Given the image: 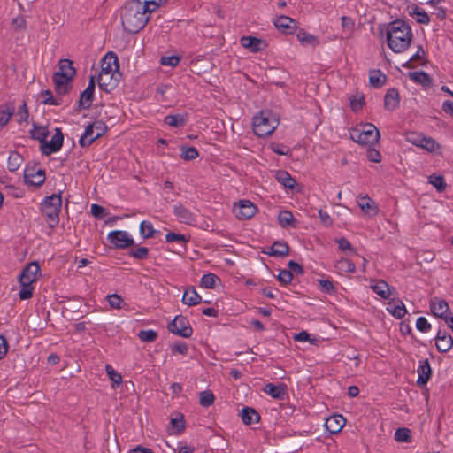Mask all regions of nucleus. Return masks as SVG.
Returning a JSON list of instances; mask_svg holds the SVG:
<instances>
[{
  "instance_id": "obj_30",
  "label": "nucleus",
  "mask_w": 453,
  "mask_h": 453,
  "mask_svg": "<svg viewBox=\"0 0 453 453\" xmlns=\"http://www.w3.org/2000/svg\"><path fill=\"white\" fill-rule=\"evenodd\" d=\"M202 301V297L197 294L196 289L194 288H187L184 291L183 296H182V302L183 303L188 305V306H194L198 303H200Z\"/></svg>"
},
{
  "instance_id": "obj_3",
  "label": "nucleus",
  "mask_w": 453,
  "mask_h": 453,
  "mask_svg": "<svg viewBox=\"0 0 453 453\" xmlns=\"http://www.w3.org/2000/svg\"><path fill=\"white\" fill-rule=\"evenodd\" d=\"M253 131L256 135L265 137L271 134L279 125V118L269 110H263L253 118Z\"/></svg>"
},
{
  "instance_id": "obj_57",
  "label": "nucleus",
  "mask_w": 453,
  "mask_h": 453,
  "mask_svg": "<svg viewBox=\"0 0 453 453\" xmlns=\"http://www.w3.org/2000/svg\"><path fill=\"white\" fill-rule=\"evenodd\" d=\"M336 242L338 243V247L341 251H349L351 253H356V250L345 237L336 239Z\"/></svg>"
},
{
  "instance_id": "obj_6",
  "label": "nucleus",
  "mask_w": 453,
  "mask_h": 453,
  "mask_svg": "<svg viewBox=\"0 0 453 453\" xmlns=\"http://www.w3.org/2000/svg\"><path fill=\"white\" fill-rule=\"evenodd\" d=\"M106 130L107 127L103 121H95L89 124L79 140L80 145L88 147L93 142L104 135Z\"/></svg>"
},
{
  "instance_id": "obj_5",
  "label": "nucleus",
  "mask_w": 453,
  "mask_h": 453,
  "mask_svg": "<svg viewBox=\"0 0 453 453\" xmlns=\"http://www.w3.org/2000/svg\"><path fill=\"white\" fill-rule=\"evenodd\" d=\"M350 138L359 144L372 145L379 142L380 132L374 125L366 123L362 129H352Z\"/></svg>"
},
{
  "instance_id": "obj_26",
  "label": "nucleus",
  "mask_w": 453,
  "mask_h": 453,
  "mask_svg": "<svg viewBox=\"0 0 453 453\" xmlns=\"http://www.w3.org/2000/svg\"><path fill=\"white\" fill-rule=\"evenodd\" d=\"M357 203L360 209L366 214L374 216L378 212L375 202L368 196H358Z\"/></svg>"
},
{
  "instance_id": "obj_53",
  "label": "nucleus",
  "mask_w": 453,
  "mask_h": 453,
  "mask_svg": "<svg viewBox=\"0 0 453 453\" xmlns=\"http://www.w3.org/2000/svg\"><path fill=\"white\" fill-rule=\"evenodd\" d=\"M105 369L110 380L112 381L113 387L119 386L122 383V376L118 372H116L111 365H106Z\"/></svg>"
},
{
  "instance_id": "obj_35",
  "label": "nucleus",
  "mask_w": 453,
  "mask_h": 453,
  "mask_svg": "<svg viewBox=\"0 0 453 453\" xmlns=\"http://www.w3.org/2000/svg\"><path fill=\"white\" fill-rule=\"evenodd\" d=\"M188 117L187 115H167L165 117L164 122L170 127H184L187 123Z\"/></svg>"
},
{
  "instance_id": "obj_12",
  "label": "nucleus",
  "mask_w": 453,
  "mask_h": 453,
  "mask_svg": "<svg viewBox=\"0 0 453 453\" xmlns=\"http://www.w3.org/2000/svg\"><path fill=\"white\" fill-rule=\"evenodd\" d=\"M173 213L179 222L186 225H193L196 222V215L188 208L181 203L173 206Z\"/></svg>"
},
{
  "instance_id": "obj_47",
  "label": "nucleus",
  "mask_w": 453,
  "mask_h": 453,
  "mask_svg": "<svg viewBox=\"0 0 453 453\" xmlns=\"http://www.w3.org/2000/svg\"><path fill=\"white\" fill-rule=\"evenodd\" d=\"M336 267L347 273H355L356 271L355 264L348 258H341L337 261Z\"/></svg>"
},
{
  "instance_id": "obj_63",
  "label": "nucleus",
  "mask_w": 453,
  "mask_h": 453,
  "mask_svg": "<svg viewBox=\"0 0 453 453\" xmlns=\"http://www.w3.org/2000/svg\"><path fill=\"white\" fill-rule=\"evenodd\" d=\"M180 62V58L177 56H164L160 58V64L163 65L176 66Z\"/></svg>"
},
{
  "instance_id": "obj_18",
  "label": "nucleus",
  "mask_w": 453,
  "mask_h": 453,
  "mask_svg": "<svg viewBox=\"0 0 453 453\" xmlns=\"http://www.w3.org/2000/svg\"><path fill=\"white\" fill-rule=\"evenodd\" d=\"M370 288L383 299H389L395 291V288L390 287L384 280H375Z\"/></svg>"
},
{
  "instance_id": "obj_16",
  "label": "nucleus",
  "mask_w": 453,
  "mask_h": 453,
  "mask_svg": "<svg viewBox=\"0 0 453 453\" xmlns=\"http://www.w3.org/2000/svg\"><path fill=\"white\" fill-rule=\"evenodd\" d=\"M33 171V169L25 170L24 180L27 184L38 188L45 181V172L42 169H38L35 173Z\"/></svg>"
},
{
  "instance_id": "obj_28",
  "label": "nucleus",
  "mask_w": 453,
  "mask_h": 453,
  "mask_svg": "<svg viewBox=\"0 0 453 453\" xmlns=\"http://www.w3.org/2000/svg\"><path fill=\"white\" fill-rule=\"evenodd\" d=\"M241 418L245 425H252L260 420L259 413L251 407H244L242 410Z\"/></svg>"
},
{
  "instance_id": "obj_20",
  "label": "nucleus",
  "mask_w": 453,
  "mask_h": 453,
  "mask_svg": "<svg viewBox=\"0 0 453 453\" xmlns=\"http://www.w3.org/2000/svg\"><path fill=\"white\" fill-rule=\"evenodd\" d=\"M435 345L438 351L448 352L453 347V339L450 334L439 331L435 338Z\"/></svg>"
},
{
  "instance_id": "obj_38",
  "label": "nucleus",
  "mask_w": 453,
  "mask_h": 453,
  "mask_svg": "<svg viewBox=\"0 0 453 453\" xmlns=\"http://www.w3.org/2000/svg\"><path fill=\"white\" fill-rule=\"evenodd\" d=\"M295 218L289 211H282L278 215V222L281 227L295 226Z\"/></svg>"
},
{
  "instance_id": "obj_32",
  "label": "nucleus",
  "mask_w": 453,
  "mask_h": 453,
  "mask_svg": "<svg viewBox=\"0 0 453 453\" xmlns=\"http://www.w3.org/2000/svg\"><path fill=\"white\" fill-rule=\"evenodd\" d=\"M409 77L416 83L421 84L424 87H430L432 85L431 77L425 72L416 71L409 73Z\"/></svg>"
},
{
  "instance_id": "obj_36",
  "label": "nucleus",
  "mask_w": 453,
  "mask_h": 453,
  "mask_svg": "<svg viewBox=\"0 0 453 453\" xmlns=\"http://www.w3.org/2000/svg\"><path fill=\"white\" fill-rule=\"evenodd\" d=\"M59 70L57 73H62L64 74H66L67 76H70L73 78L76 74V70L73 67V61L64 58L61 59L58 63Z\"/></svg>"
},
{
  "instance_id": "obj_7",
  "label": "nucleus",
  "mask_w": 453,
  "mask_h": 453,
  "mask_svg": "<svg viewBox=\"0 0 453 453\" xmlns=\"http://www.w3.org/2000/svg\"><path fill=\"white\" fill-rule=\"evenodd\" d=\"M167 328L171 333L184 338H189L193 334L189 321L181 315L176 316Z\"/></svg>"
},
{
  "instance_id": "obj_1",
  "label": "nucleus",
  "mask_w": 453,
  "mask_h": 453,
  "mask_svg": "<svg viewBox=\"0 0 453 453\" xmlns=\"http://www.w3.org/2000/svg\"><path fill=\"white\" fill-rule=\"evenodd\" d=\"M140 0H131L123 7L121 22L124 29L130 34H136L142 30L149 21L145 5Z\"/></svg>"
},
{
  "instance_id": "obj_62",
  "label": "nucleus",
  "mask_w": 453,
  "mask_h": 453,
  "mask_svg": "<svg viewBox=\"0 0 453 453\" xmlns=\"http://www.w3.org/2000/svg\"><path fill=\"white\" fill-rule=\"evenodd\" d=\"M319 284L322 290L327 294H334L336 292L334 283L328 280H319Z\"/></svg>"
},
{
  "instance_id": "obj_9",
  "label": "nucleus",
  "mask_w": 453,
  "mask_h": 453,
  "mask_svg": "<svg viewBox=\"0 0 453 453\" xmlns=\"http://www.w3.org/2000/svg\"><path fill=\"white\" fill-rule=\"evenodd\" d=\"M108 240L118 249H126L134 244V239L125 231L115 230L108 234Z\"/></svg>"
},
{
  "instance_id": "obj_13",
  "label": "nucleus",
  "mask_w": 453,
  "mask_h": 453,
  "mask_svg": "<svg viewBox=\"0 0 453 453\" xmlns=\"http://www.w3.org/2000/svg\"><path fill=\"white\" fill-rule=\"evenodd\" d=\"M95 77L91 76L87 88L81 94L79 99V107L87 110L90 108L94 98Z\"/></svg>"
},
{
  "instance_id": "obj_42",
  "label": "nucleus",
  "mask_w": 453,
  "mask_h": 453,
  "mask_svg": "<svg viewBox=\"0 0 453 453\" xmlns=\"http://www.w3.org/2000/svg\"><path fill=\"white\" fill-rule=\"evenodd\" d=\"M395 439L398 442H411V430L406 427L398 428L395 433Z\"/></svg>"
},
{
  "instance_id": "obj_39",
  "label": "nucleus",
  "mask_w": 453,
  "mask_h": 453,
  "mask_svg": "<svg viewBox=\"0 0 453 453\" xmlns=\"http://www.w3.org/2000/svg\"><path fill=\"white\" fill-rule=\"evenodd\" d=\"M22 157L16 151H12L7 161V167L10 172H15L20 166Z\"/></svg>"
},
{
  "instance_id": "obj_55",
  "label": "nucleus",
  "mask_w": 453,
  "mask_h": 453,
  "mask_svg": "<svg viewBox=\"0 0 453 453\" xmlns=\"http://www.w3.org/2000/svg\"><path fill=\"white\" fill-rule=\"evenodd\" d=\"M129 256L139 260L146 259L149 256V249L146 247H139L130 250Z\"/></svg>"
},
{
  "instance_id": "obj_10",
  "label": "nucleus",
  "mask_w": 453,
  "mask_h": 453,
  "mask_svg": "<svg viewBox=\"0 0 453 453\" xmlns=\"http://www.w3.org/2000/svg\"><path fill=\"white\" fill-rule=\"evenodd\" d=\"M233 211L239 219L244 220L256 214L257 207L250 201L242 200L238 205L234 204Z\"/></svg>"
},
{
  "instance_id": "obj_37",
  "label": "nucleus",
  "mask_w": 453,
  "mask_h": 453,
  "mask_svg": "<svg viewBox=\"0 0 453 453\" xmlns=\"http://www.w3.org/2000/svg\"><path fill=\"white\" fill-rule=\"evenodd\" d=\"M276 179L280 184L288 188H293L296 185V180L286 171H278L276 173Z\"/></svg>"
},
{
  "instance_id": "obj_50",
  "label": "nucleus",
  "mask_w": 453,
  "mask_h": 453,
  "mask_svg": "<svg viewBox=\"0 0 453 453\" xmlns=\"http://www.w3.org/2000/svg\"><path fill=\"white\" fill-rule=\"evenodd\" d=\"M350 107L353 111H357L365 105V96L363 94L349 97Z\"/></svg>"
},
{
  "instance_id": "obj_27",
  "label": "nucleus",
  "mask_w": 453,
  "mask_h": 453,
  "mask_svg": "<svg viewBox=\"0 0 453 453\" xmlns=\"http://www.w3.org/2000/svg\"><path fill=\"white\" fill-rule=\"evenodd\" d=\"M264 391L274 399L282 400L286 395V386L283 384L276 386L273 383H268L265 386Z\"/></svg>"
},
{
  "instance_id": "obj_43",
  "label": "nucleus",
  "mask_w": 453,
  "mask_h": 453,
  "mask_svg": "<svg viewBox=\"0 0 453 453\" xmlns=\"http://www.w3.org/2000/svg\"><path fill=\"white\" fill-rule=\"evenodd\" d=\"M170 424L171 429L173 430L170 434H180L185 430V420L183 416H180L179 418H172Z\"/></svg>"
},
{
  "instance_id": "obj_25",
  "label": "nucleus",
  "mask_w": 453,
  "mask_h": 453,
  "mask_svg": "<svg viewBox=\"0 0 453 453\" xmlns=\"http://www.w3.org/2000/svg\"><path fill=\"white\" fill-rule=\"evenodd\" d=\"M430 309L434 316L444 319L449 311V305L446 301L435 298L431 300Z\"/></svg>"
},
{
  "instance_id": "obj_24",
  "label": "nucleus",
  "mask_w": 453,
  "mask_h": 453,
  "mask_svg": "<svg viewBox=\"0 0 453 453\" xmlns=\"http://www.w3.org/2000/svg\"><path fill=\"white\" fill-rule=\"evenodd\" d=\"M418 380L417 384L419 386H424L427 383L428 380L430 379L432 371L430 367V364L428 359H425L424 361H421L418 370Z\"/></svg>"
},
{
  "instance_id": "obj_21",
  "label": "nucleus",
  "mask_w": 453,
  "mask_h": 453,
  "mask_svg": "<svg viewBox=\"0 0 453 453\" xmlns=\"http://www.w3.org/2000/svg\"><path fill=\"white\" fill-rule=\"evenodd\" d=\"M242 47L250 49L252 52H259L266 47V42L253 36H243L241 38Z\"/></svg>"
},
{
  "instance_id": "obj_60",
  "label": "nucleus",
  "mask_w": 453,
  "mask_h": 453,
  "mask_svg": "<svg viewBox=\"0 0 453 453\" xmlns=\"http://www.w3.org/2000/svg\"><path fill=\"white\" fill-rule=\"evenodd\" d=\"M42 96H45V98L42 101V104H44L59 105L61 104V99L54 98L52 93L50 90L42 91Z\"/></svg>"
},
{
  "instance_id": "obj_45",
  "label": "nucleus",
  "mask_w": 453,
  "mask_h": 453,
  "mask_svg": "<svg viewBox=\"0 0 453 453\" xmlns=\"http://www.w3.org/2000/svg\"><path fill=\"white\" fill-rule=\"evenodd\" d=\"M215 400L214 395L211 390H204L200 393L199 403L203 407H209L213 404Z\"/></svg>"
},
{
  "instance_id": "obj_49",
  "label": "nucleus",
  "mask_w": 453,
  "mask_h": 453,
  "mask_svg": "<svg viewBox=\"0 0 453 453\" xmlns=\"http://www.w3.org/2000/svg\"><path fill=\"white\" fill-rule=\"evenodd\" d=\"M216 280H219V278L213 273L204 274L201 279V286L206 288H214Z\"/></svg>"
},
{
  "instance_id": "obj_40",
  "label": "nucleus",
  "mask_w": 453,
  "mask_h": 453,
  "mask_svg": "<svg viewBox=\"0 0 453 453\" xmlns=\"http://www.w3.org/2000/svg\"><path fill=\"white\" fill-rule=\"evenodd\" d=\"M420 148L426 150L428 152H436L440 150L441 145L432 137H426L421 139Z\"/></svg>"
},
{
  "instance_id": "obj_54",
  "label": "nucleus",
  "mask_w": 453,
  "mask_h": 453,
  "mask_svg": "<svg viewBox=\"0 0 453 453\" xmlns=\"http://www.w3.org/2000/svg\"><path fill=\"white\" fill-rule=\"evenodd\" d=\"M411 15H417V21L420 24H428L430 22L429 15L423 10H420L418 6H415L413 12H410Z\"/></svg>"
},
{
  "instance_id": "obj_34",
  "label": "nucleus",
  "mask_w": 453,
  "mask_h": 453,
  "mask_svg": "<svg viewBox=\"0 0 453 453\" xmlns=\"http://www.w3.org/2000/svg\"><path fill=\"white\" fill-rule=\"evenodd\" d=\"M387 81L386 75L379 69L370 72L369 82L373 88H381Z\"/></svg>"
},
{
  "instance_id": "obj_51",
  "label": "nucleus",
  "mask_w": 453,
  "mask_h": 453,
  "mask_svg": "<svg viewBox=\"0 0 453 453\" xmlns=\"http://www.w3.org/2000/svg\"><path fill=\"white\" fill-rule=\"evenodd\" d=\"M429 182L439 191L442 192L446 188L444 178L441 175H431Z\"/></svg>"
},
{
  "instance_id": "obj_17",
  "label": "nucleus",
  "mask_w": 453,
  "mask_h": 453,
  "mask_svg": "<svg viewBox=\"0 0 453 453\" xmlns=\"http://www.w3.org/2000/svg\"><path fill=\"white\" fill-rule=\"evenodd\" d=\"M275 27L285 34H294L297 28V22L288 16L281 15L274 21Z\"/></svg>"
},
{
  "instance_id": "obj_29",
  "label": "nucleus",
  "mask_w": 453,
  "mask_h": 453,
  "mask_svg": "<svg viewBox=\"0 0 453 453\" xmlns=\"http://www.w3.org/2000/svg\"><path fill=\"white\" fill-rule=\"evenodd\" d=\"M289 253V247L285 242L276 241L271 246V250L267 252L272 257H286Z\"/></svg>"
},
{
  "instance_id": "obj_11",
  "label": "nucleus",
  "mask_w": 453,
  "mask_h": 453,
  "mask_svg": "<svg viewBox=\"0 0 453 453\" xmlns=\"http://www.w3.org/2000/svg\"><path fill=\"white\" fill-rule=\"evenodd\" d=\"M73 78L67 76L62 73H55L53 74L52 80L54 82L55 90L58 95H65L71 89L70 82Z\"/></svg>"
},
{
  "instance_id": "obj_52",
  "label": "nucleus",
  "mask_w": 453,
  "mask_h": 453,
  "mask_svg": "<svg viewBox=\"0 0 453 453\" xmlns=\"http://www.w3.org/2000/svg\"><path fill=\"white\" fill-rule=\"evenodd\" d=\"M198 150L194 147H182L181 148V158L185 160H193L198 157Z\"/></svg>"
},
{
  "instance_id": "obj_15",
  "label": "nucleus",
  "mask_w": 453,
  "mask_h": 453,
  "mask_svg": "<svg viewBox=\"0 0 453 453\" xmlns=\"http://www.w3.org/2000/svg\"><path fill=\"white\" fill-rule=\"evenodd\" d=\"M119 67L117 55L113 52H108L101 61L100 73H115Z\"/></svg>"
},
{
  "instance_id": "obj_56",
  "label": "nucleus",
  "mask_w": 453,
  "mask_h": 453,
  "mask_svg": "<svg viewBox=\"0 0 453 453\" xmlns=\"http://www.w3.org/2000/svg\"><path fill=\"white\" fill-rule=\"evenodd\" d=\"M21 289L19 291V298L21 300H27L32 297L34 287L32 284H20Z\"/></svg>"
},
{
  "instance_id": "obj_46",
  "label": "nucleus",
  "mask_w": 453,
  "mask_h": 453,
  "mask_svg": "<svg viewBox=\"0 0 453 453\" xmlns=\"http://www.w3.org/2000/svg\"><path fill=\"white\" fill-rule=\"evenodd\" d=\"M155 230L150 222L143 220L140 224V234L143 238L148 239L153 237Z\"/></svg>"
},
{
  "instance_id": "obj_8",
  "label": "nucleus",
  "mask_w": 453,
  "mask_h": 453,
  "mask_svg": "<svg viewBox=\"0 0 453 453\" xmlns=\"http://www.w3.org/2000/svg\"><path fill=\"white\" fill-rule=\"evenodd\" d=\"M64 141V134L60 127H57L55 129V134L51 138L50 142L45 141V142L41 145V151L45 156H50L55 152H58L62 145Z\"/></svg>"
},
{
  "instance_id": "obj_59",
  "label": "nucleus",
  "mask_w": 453,
  "mask_h": 453,
  "mask_svg": "<svg viewBox=\"0 0 453 453\" xmlns=\"http://www.w3.org/2000/svg\"><path fill=\"white\" fill-rule=\"evenodd\" d=\"M189 238L186 237V235L181 234H176L173 232H169L165 235V241L167 242H188Z\"/></svg>"
},
{
  "instance_id": "obj_14",
  "label": "nucleus",
  "mask_w": 453,
  "mask_h": 453,
  "mask_svg": "<svg viewBox=\"0 0 453 453\" xmlns=\"http://www.w3.org/2000/svg\"><path fill=\"white\" fill-rule=\"evenodd\" d=\"M40 272V265L38 262H31L27 266H26L20 276H19V283L20 284H33L36 280V274Z\"/></svg>"
},
{
  "instance_id": "obj_33",
  "label": "nucleus",
  "mask_w": 453,
  "mask_h": 453,
  "mask_svg": "<svg viewBox=\"0 0 453 453\" xmlns=\"http://www.w3.org/2000/svg\"><path fill=\"white\" fill-rule=\"evenodd\" d=\"M15 108L12 104H4L0 105V127H4L14 113Z\"/></svg>"
},
{
  "instance_id": "obj_22",
  "label": "nucleus",
  "mask_w": 453,
  "mask_h": 453,
  "mask_svg": "<svg viewBox=\"0 0 453 453\" xmlns=\"http://www.w3.org/2000/svg\"><path fill=\"white\" fill-rule=\"evenodd\" d=\"M345 424V418L342 415H334L326 419L325 426L332 434L339 433Z\"/></svg>"
},
{
  "instance_id": "obj_4",
  "label": "nucleus",
  "mask_w": 453,
  "mask_h": 453,
  "mask_svg": "<svg viewBox=\"0 0 453 453\" xmlns=\"http://www.w3.org/2000/svg\"><path fill=\"white\" fill-rule=\"evenodd\" d=\"M61 208V192L46 196L41 203V211L46 218V222L49 227L54 228L58 225Z\"/></svg>"
},
{
  "instance_id": "obj_31",
  "label": "nucleus",
  "mask_w": 453,
  "mask_h": 453,
  "mask_svg": "<svg viewBox=\"0 0 453 453\" xmlns=\"http://www.w3.org/2000/svg\"><path fill=\"white\" fill-rule=\"evenodd\" d=\"M31 137L35 140H38L40 144L42 145L47 137L49 136V131L46 127H42L36 123L33 124V129L30 131Z\"/></svg>"
},
{
  "instance_id": "obj_61",
  "label": "nucleus",
  "mask_w": 453,
  "mask_h": 453,
  "mask_svg": "<svg viewBox=\"0 0 453 453\" xmlns=\"http://www.w3.org/2000/svg\"><path fill=\"white\" fill-rule=\"evenodd\" d=\"M277 279L281 284H288L293 280L292 272L287 269H283L279 273Z\"/></svg>"
},
{
  "instance_id": "obj_23",
  "label": "nucleus",
  "mask_w": 453,
  "mask_h": 453,
  "mask_svg": "<svg viewBox=\"0 0 453 453\" xmlns=\"http://www.w3.org/2000/svg\"><path fill=\"white\" fill-rule=\"evenodd\" d=\"M400 96L396 88H389L384 97V107L388 111H394L399 106Z\"/></svg>"
},
{
  "instance_id": "obj_44",
  "label": "nucleus",
  "mask_w": 453,
  "mask_h": 453,
  "mask_svg": "<svg viewBox=\"0 0 453 453\" xmlns=\"http://www.w3.org/2000/svg\"><path fill=\"white\" fill-rule=\"evenodd\" d=\"M388 305L389 307L387 308L388 311L395 318L402 319L405 315L406 309L402 301H400L398 304L391 306V303H389Z\"/></svg>"
},
{
  "instance_id": "obj_64",
  "label": "nucleus",
  "mask_w": 453,
  "mask_h": 453,
  "mask_svg": "<svg viewBox=\"0 0 453 453\" xmlns=\"http://www.w3.org/2000/svg\"><path fill=\"white\" fill-rule=\"evenodd\" d=\"M416 327L420 332H427L431 328V325L425 317H419L417 319Z\"/></svg>"
},
{
  "instance_id": "obj_2",
  "label": "nucleus",
  "mask_w": 453,
  "mask_h": 453,
  "mask_svg": "<svg viewBox=\"0 0 453 453\" xmlns=\"http://www.w3.org/2000/svg\"><path fill=\"white\" fill-rule=\"evenodd\" d=\"M411 29L403 20L396 19L388 24L387 42L394 52L401 53L406 50L411 44Z\"/></svg>"
},
{
  "instance_id": "obj_48",
  "label": "nucleus",
  "mask_w": 453,
  "mask_h": 453,
  "mask_svg": "<svg viewBox=\"0 0 453 453\" xmlns=\"http://www.w3.org/2000/svg\"><path fill=\"white\" fill-rule=\"evenodd\" d=\"M138 337L142 342H153L157 338V333L154 330H141L138 334Z\"/></svg>"
},
{
  "instance_id": "obj_19",
  "label": "nucleus",
  "mask_w": 453,
  "mask_h": 453,
  "mask_svg": "<svg viewBox=\"0 0 453 453\" xmlns=\"http://www.w3.org/2000/svg\"><path fill=\"white\" fill-rule=\"evenodd\" d=\"M115 73H99L97 83L99 88L105 92H111L118 85V79L114 78Z\"/></svg>"
},
{
  "instance_id": "obj_58",
  "label": "nucleus",
  "mask_w": 453,
  "mask_h": 453,
  "mask_svg": "<svg viewBox=\"0 0 453 453\" xmlns=\"http://www.w3.org/2000/svg\"><path fill=\"white\" fill-rule=\"evenodd\" d=\"M107 300L111 308L120 309L122 306L123 299L118 294H111L107 296Z\"/></svg>"
},
{
  "instance_id": "obj_41",
  "label": "nucleus",
  "mask_w": 453,
  "mask_h": 453,
  "mask_svg": "<svg viewBox=\"0 0 453 453\" xmlns=\"http://www.w3.org/2000/svg\"><path fill=\"white\" fill-rule=\"evenodd\" d=\"M165 2V0H140V3L142 4V5H146L144 9H146L147 15L157 11Z\"/></svg>"
}]
</instances>
